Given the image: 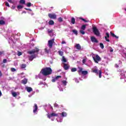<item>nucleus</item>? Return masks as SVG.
I'll list each match as a JSON object with an SVG mask.
<instances>
[{"label": "nucleus", "instance_id": "obj_1", "mask_svg": "<svg viewBox=\"0 0 126 126\" xmlns=\"http://www.w3.org/2000/svg\"><path fill=\"white\" fill-rule=\"evenodd\" d=\"M39 51H40V49L37 47H35L34 48V49H32L31 51H28V54L29 55H32L31 56L28 57L29 61L32 62L34 59H36V55L34 54L35 53H39Z\"/></svg>", "mask_w": 126, "mask_h": 126}, {"label": "nucleus", "instance_id": "obj_2", "mask_svg": "<svg viewBox=\"0 0 126 126\" xmlns=\"http://www.w3.org/2000/svg\"><path fill=\"white\" fill-rule=\"evenodd\" d=\"M52 72H53V70H52L51 67H46L43 68L41 71V73H42L44 76H47V75L52 74Z\"/></svg>", "mask_w": 126, "mask_h": 126}, {"label": "nucleus", "instance_id": "obj_3", "mask_svg": "<svg viewBox=\"0 0 126 126\" xmlns=\"http://www.w3.org/2000/svg\"><path fill=\"white\" fill-rule=\"evenodd\" d=\"M78 70L77 72L80 75L81 74H83V75H86V74H88V71L87 70L83 71V68L81 67H78Z\"/></svg>", "mask_w": 126, "mask_h": 126}, {"label": "nucleus", "instance_id": "obj_4", "mask_svg": "<svg viewBox=\"0 0 126 126\" xmlns=\"http://www.w3.org/2000/svg\"><path fill=\"white\" fill-rule=\"evenodd\" d=\"M54 43H55V38H52V39L48 40V46L50 49H52L53 48Z\"/></svg>", "mask_w": 126, "mask_h": 126}, {"label": "nucleus", "instance_id": "obj_5", "mask_svg": "<svg viewBox=\"0 0 126 126\" xmlns=\"http://www.w3.org/2000/svg\"><path fill=\"white\" fill-rule=\"evenodd\" d=\"M93 31L94 35H96V36H100V32H99V30L97 29L96 27H93Z\"/></svg>", "mask_w": 126, "mask_h": 126}, {"label": "nucleus", "instance_id": "obj_6", "mask_svg": "<svg viewBox=\"0 0 126 126\" xmlns=\"http://www.w3.org/2000/svg\"><path fill=\"white\" fill-rule=\"evenodd\" d=\"M85 29H86V25H83L81 28V30H80V33L82 35H84L85 34V32H84Z\"/></svg>", "mask_w": 126, "mask_h": 126}, {"label": "nucleus", "instance_id": "obj_7", "mask_svg": "<svg viewBox=\"0 0 126 126\" xmlns=\"http://www.w3.org/2000/svg\"><path fill=\"white\" fill-rule=\"evenodd\" d=\"M94 60L96 63H98V62H100V61H101V58L99 55H96L95 58H94Z\"/></svg>", "mask_w": 126, "mask_h": 126}, {"label": "nucleus", "instance_id": "obj_8", "mask_svg": "<svg viewBox=\"0 0 126 126\" xmlns=\"http://www.w3.org/2000/svg\"><path fill=\"white\" fill-rule=\"evenodd\" d=\"M48 16L49 18H51L52 19H57V15L55 14H48Z\"/></svg>", "mask_w": 126, "mask_h": 126}, {"label": "nucleus", "instance_id": "obj_9", "mask_svg": "<svg viewBox=\"0 0 126 126\" xmlns=\"http://www.w3.org/2000/svg\"><path fill=\"white\" fill-rule=\"evenodd\" d=\"M59 116L58 114L52 113L51 114H49L47 116L48 119H51V118H53V117H58Z\"/></svg>", "mask_w": 126, "mask_h": 126}, {"label": "nucleus", "instance_id": "obj_10", "mask_svg": "<svg viewBox=\"0 0 126 126\" xmlns=\"http://www.w3.org/2000/svg\"><path fill=\"white\" fill-rule=\"evenodd\" d=\"M91 41L93 43H98V40L95 38V36H91Z\"/></svg>", "mask_w": 126, "mask_h": 126}, {"label": "nucleus", "instance_id": "obj_11", "mask_svg": "<svg viewBox=\"0 0 126 126\" xmlns=\"http://www.w3.org/2000/svg\"><path fill=\"white\" fill-rule=\"evenodd\" d=\"M61 76H57L55 78L52 79L51 81L52 82H56L57 80H59V78H61Z\"/></svg>", "mask_w": 126, "mask_h": 126}, {"label": "nucleus", "instance_id": "obj_12", "mask_svg": "<svg viewBox=\"0 0 126 126\" xmlns=\"http://www.w3.org/2000/svg\"><path fill=\"white\" fill-rule=\"evenodd\" d=\"M38 111V105H37V104H34V105L33 106V113H37Z\"/></svg>", "mask_w": 126, "mask_h": 126}, {"label": "nucleus", "instance_id": "obj_13", "mask_svg": "<svg viewBox=\"0 0 126 126\" xmlns=\"http://www.w3.org/2000/svg\"><path fill=\"white\" fill-rule=\"evenodd\" d=\"M106 36H104L105 40L107 42H110V39H108V38H110V34L109 33V32H106Z\"/></svg>", "mask_w": 126, "mask_h": 126}, {"label": "nucleus", "instance_id": "obj_14", "mask_svg": "<svg viewBox=\"0 0 126 126\" xmlns=\"http://www.w3.org/2000/svg\"><path fill=\"white\" fill-rule=\"evenodd\" d=\"M92 70V72H93L94 73H96V74H98V68L96 66H95V68H93Z\"/></svg>", "mask_w": 126, "mask_h": 126}, {"label": "nucleus", "instance_id": "obj_15", "mask_svg": "<svg viewBox=\"0 0 126 126\" xmlns=\"http://www.w3.org/2000/svg\"><path fill=\"white\" fill-rule=\"evenodd\" d=\"M75 47L76 48V49H77V50H79V51L81 50V46H80V44H76V45H75Z\"/></svg>", "mask_w": 126, "mask_h": 126}, {"label": "nucleus", "instance_id": "obj_16", "mask_svg": "<svg viewBox=\"0 0 126 126\" xmlns=\"http://www.w3.org/2000/svg\"><path fill=\"white\" fill-rule=\"evenodd\" d=\"M27 82H28V80L26 78H24L23 80H22V84H27Z\"/></svg>", "mask_w": 126, "mask_h": 126}, {"label": "nucleus", "instance_id": "obj_17", "mask_svg": "<svg viewBox=\"0 0 126 126\" xmlns=\"http://www.w3.org/2000/svg\"><path fill=\"white\" fill-rule=\"evenodd\" d=\"M26 89L28 92H32V91H33V89L30 87H26Z\"/></svg>", "mask_w": 126, "mask_h": 126}, {"label": "nucleus", "instance_id": "obj_18", "mask_svg": "<svg viewBox=\"0 0 126 126\" xmlns=\"http://www.w3.org/2000/svg\"><path fill=\"white\" fill-rule=\"evenodd\" d=\"M63 68L65 70H67L69 68V66L67 65V64L64 63Z\"/></svg>", "mask_w": 126, "mask_h": 126}, {"label": "nucleus", "instance_id": "obj_19", "mask_svg": "<svg viewBox=\"0 0 126 126\" xmlns=\"http://www.w3.org/2000/svg\"><path fill=\"white\" fill-rule=\"evenodd\" d=\"M44 52L46 54H49L50 53H51V49H48L47 48H45Z\"/></svg>", "mask_w": 126, "mask_h": 126}, {"label": "nucleus", "instance_id": "obj_20", "mask_svg": "<svg viewBox=\"0 0 126 126\" xmlns=\"http://www.w3.org/2000/svg\"><path fill=\"white\" fill-rule=\"evenodd\" d=\"M60 115H62V117H66L67 114L65 112H63L62 113V114H60Z\"/></svg>", "mask_w": 126, "mask_h": 126}, {"label": "nucleus", "instance_id": "obj_21", "mask_svg": "<svg viewBox=\"0 0 126 126\" xmlns=\"http://www.w3.org/2000/svg\"><path fill=\"white\" fill-rule=\"evenodd\" d=\"M71 22L72 24H75V19L74 18L72 17L71 20Z\"/></svg>", "mask_w": 126, "mask_h": 126}, {"label": "nucleus", "instance_id": "obj_22", "mask_svg": "<svg viewBox=\"0 0 126 126\" xmlns=\"http://www.w3.org/2000/svg\"><path fill=\"white\" fill-rule=\"evenodd\" d=\"M49 25H54V24H55V22H54V21H53V20H50L49 21Z\"/></svg>", "mask_w": 126, "mask_h": 126}, {"label": "nucleus", "instance_id": "obj_23", "mask_svg": "<svg viewBox=\"0 0 126 126\" xmlns=\"http://www.w3.org/2000/svg\"><path fill=\"white\" fill-rule=\"evenodd\" d=\"M5 24V22H4L2 20H0V25H4Z\"/></svg>", "mask_w": 126, "mask_h": 126}, {"label": "nucleus", "instance_id": "obj_24", "mask_svg": "<svg viewBox=\"0 0 126 126\" xmlns=\"http://www.w3.org/2000/svg\"><path fill=\"white\" fill-rule=\"evenodd\" d=\"M58 54L60 56H61V57H63V51H59Z\"/></svg>", "mask_w": 126, "mask_h": 126}, {"label": "nucleus", "instance_id": "obj_25", "mask_svg": "<svg viewBox=\"0 0 126 126\" xmlns=\"http://www.w3.org/2000/svg\"><path fill=\"white\" fill-rule=\"evenodd\" d=\"M98 72H99V78H101V77H102V70H99L98 71Z\"/></svg>", "mask_w": 126, "mask_h": 126}, {"label": "nucleus", "instance_id": "obj_26", "mask_svg": "<svg viewBox=\"0 0 126 126\" xmlns=\"http://www.w3.org/2000/svg\"><path fill=\"white\" fill-rule=\"evenodd\" d=\"M80 19H81V20H82L83 21H84V22H89V20H86L84 18H82V17L80 18Z\"/></svg>", "mask_w": 126, "mask_h": 126}, {"label": "nucleus", "instance_id": "obj_27", "mask_svg": "<svg viewBox=\"0 0 126 126\" xmlns=\"http://www.w3.org/2000/svg\"><path fill=\"white\" fill-rule=\"evenodd\" d=\"M77 70V69H76V68H72L71 69V71L72 72H74L75 71H76Z\"/></svg>", "mask_w": 126, "mask_h": 126}, {"label": "nucleus", "instance_id": "obj_28", "mask_svg": "<svg viewBox=\"0 0 126 126\" xmlns=\"http://www.w3.org/2000/svg\"><path fill=\"white\" fill-rule=\"evenodd\" d=\"M20 3L22 4H25V0H20Z\"/></svg>", "mask_w": 126, "mask_h": 126}, {"label": "nucleus", "instance_id": "obj_29", "mask_svg": "<svg viewBox=\"0 0 126 126\" xmlns=\"http://www.w3.org/2000/svg\"><path fill=\"white\" fill-rule=\"evenodd\" d=\"M26 67V64H22L21 65V68H25Z\"/></svg>", "mask_w": 126, "mask_h": 126}, {"label": "nucleus", "instance_id": "obj_30", "mask_svg": "<svg viewBox=\"0 0 126 126\" xmlns=\"http://www.w3.org/2000/svg\"><path fill=\"white\" fill-rule=\"evenodd\" d=\"M62 82L64 86H66V83H67V82H66V81L63 80V81H62Z\"/></svg>", "mask_w": 126, "mask_h": 126}, {"label": "nucleus", "instance_id": "obj_31", "mask_svg": "<svg viewBox=\"0 0 126 126\" xmlns=\"http://www.w3.org/2000/svg\"><path fill=\"white\" fill-rule=\"evenodd\" d=\"M72 32L73 33H75V35H77L78 34V32H77V30H73Z\"/></svg>", "mask_w": 126, "mask_h": 126}, {"label": "nucleus", "instance_id": "obj_32", "mask_svg": "<svg viewBox=\"0 0 126 126\" xmlns=\"http://www.w3.org/2000/svg\"><path fill=\"white\" fill-rule=\"evenodd\" d=\"M62 59V61H63V63H66V62H67V61H66V59H65V58H64V56H63Z\"/></svg>", "mask_w": 126, "mask_h": 126}, {"label": "nucleus", "instance_id": "obj_33", "mask_svg": "<svg viewBox=\"0 0 126 126\" xmlns=\"http://www.w3.org/2000/svg\"><path fill=\"white\" fill-rule=\"evenodd\" d=\"M12 94L13 97H16V96H17V94L16 92H13Z\"/></svg>", "mask_w": 126, "mask_h": 126}, {"label": "nucleus", "instance_id": "obj_34", "mask_svg": "<svg viewBox=\"0 0 126 126\" xmlns=\"http://www.w3.org/2000/svg\"><path fill=\"white\" fill-rule=\"evenodd\" d=\"M58 21L59 22H63V18L62 17H60L58 18Z\"/></svg>", "mask_w": 126, "mask_h": 126}, {"label": "nucleus", "instance_id": "obj_35", "mask_svg": "<svg viewBox=\"0 0 126 126\" xmlns=\"http://www.w3.org/2000/svg\"><path fill=\"white\" fill-rule=\"evenodd\" d=\"M18 9H21L22 8H23V6L21 5H19L17 6Z\"/></svg>", "mask_w": 126, "mask_h": 126}, {"label": "nucleus", "instance_id": "obj_36", "mask_svg": "<svg viewBox=\"0 0 126 126\" xmlns=\"http://www.w3.org/2000/svg\"><path fill=\"white\" fill-rule=\"evenodd\" d=\"M18 57H20V56H22V52L20 51H18V54H17Z\"/></svg>", "mask_w": 126, "mask_h": 126}, {"label": "nucleus", "instance_id": "obj_37", "mask_svg": "<svg viewBox=\"0 0 126 126\" xmlns=\"http://www.w3.org/2000/svg\"><path fill=\"white\" fill-rule=\"evenodd\" d=\"M99 46L100 48H101V49H104V44H103V43H99Z\"/></svg>", "mask_w": 126, "mask_h": 126}, {"label": "nucleus", "instance_id": "obj_38", "mask_svg": "<svg viewBox=\"0 0 126 126\" xmlns=\"http://www.w3.org/2000/svg\"><path fill=\"white\" fill-rule=\"evenodd\" d=\"M110 35L111 36H112V37H116V35L115 34V33L112 32H110Z\"/></svg>", "mask_w": 126, "mask_h": 126}, {"label": "nucleus", "instance_id": "obj_39", "mask_svg": "<svg viewBox=\"0 0 126 126\" xmlns=\"http://www.w3.org/2000/svg\"><path fill=\"white\" fill-rule=\"evenodd\" d=\"M3 63H7V60L6 59H3L2 61Z\"/></svg>", "mask_w": 126, "mask_h": 126}, {"label": "nucleus", "instance_id": "obj_40", "mask_svg": "<svg viewBox=\"0 0 126 126\" xmlns=\"http://www.w3.org/2000/svg\"><path fill=\"white\" fill-rule=\"evenodd\" d=\"M27 6L28 7H30V6H31V2H29V3H27Z\"/></svg>", "mask_w": 126, "mask_h": 126}, {"label": "nucleus", "instance_id": "obj_41", "mask_svg": "<svg viewBox=\"0 0 126 126\" xmlns=\"http://www.w3.org/2000/svg\"><path fill=\"white\" fill-rule=\"evenodd\" d=\"M11 71H12L13 72H14V71H16V69L14 68H11Z\"/></svg>", "mask_w": 126, "mask_h": 126}, {"label": "nucleus", "instance_id": "obj_42", "mask_svg": "<svg viewBox=\"0 0 126 126\" xmlns=\"http://www.w3.org/2000/svg\"><path fill=\"white\" fill-rule=\"evenodd\" d=\"M5 5H6V6H8V7H9V3H8L7 2H5Z\"/></svg>", "mask_w": 126, "mask_h": 126}, {"label": "nucleus", "instance_id": "obj_43", "mask_svg": "<svg viewBox=\"0 0 126 126\" xmlns=\"http://www.w3.org/2000/svg\"><path fill=\"white\" fill-rule=\"evenodd\" d=\"M1 55H4V51H0V56Z\"/></svg>", "mask_w": 126, "mask_h": 126}, {"label": "nucleus", "instance_id": "obj_44", "mask_svg": "<svg viewBox=\"0 0 126 126\" xmlns=\"http://www.w3.org/2000/svg\"><path fill=\"white\" fill-rule=\"evenodd\" d=\"M25 9L26 10H29L30 11H32V10L31 9H30V8H25Z\"/></svg>", "mask_w": 126, "mask_h": 126}, {"label": "nucleus", "instance_id": "obj_45", "mask_svg": "<svg viewBox=\"0 0 126 126\" xmlns=\"http://www.w3.org/2000/svg\"><path fill=\"white\" fill-rule=\"evenodd\" d=\"M82 63H86V59H83L82 61Z\"/></svg>", "mask_w": 126, "mask_h": 126}, {"label": "nucleus", "instance_id": "obj_46", "mask_svg": "<svg viewBox=\"0 0 126 126\" xmlns=\"http://www.w3.org/2000/svg\"><path fill=\"white\" fill-rule=\"evenodd\" d=\"M8 2H10V3H13V2L12 1V0H7Z\"/></svg>", "mask_w": 126, "mask_h": 126}, {"label": "nucleus", "instance_id": "obj_47", "mask_svg": "<svg viewBox=\"0 0 126 126\" xmlns=\"http://www.w3.org/2000/svg\"><path fill=\"white\" fill-rule=\"evenodd\" d=\"M53 32V30H48V33H52Z\"/></svg>", "mask_w": 126, "mask_h": 126}, {"label": "nucleus", "instance_id": "obj_48", "mask_svg": "<svg viewBox=\"0 0 126 126\" xmlns=\"http://www.w3.org/2000/svg\"><path fill=\"white\" fill-rule=\"evenodd\" d=\"M62 44H66V42H65V41H63L62 42Z\"/></svg>", "mask_w": 126, "mask_h": 126}, {"label": "nucleus", "instance_id": "obj_49", "mask_svg": "<svg viewBox=\"0 0 126 126\" xmlns=\"http://www.w3.org/2000/svg\"><path fill=\"white\" fill-rule=\"evenodd\" d=\"M0 76H2V73H1V71H0Z\"/></svg>", "mask_w": 126, "mask_h": 126}, {"label": "nucleus", "instance_id": "obj_50", "mask_svg": "<svg viewBox=\"0 0 126 126\" xmlns=\"http://www.w3.org/2000/svg\"><path fill=\"white\" fill-rule=\"evenodd\" d=\"M115 67H117V68L119 67V65H118L117 64H116Z\"/></svg>", "mask_w": 126, "mask_h": 126}, {"label": "nucleus", "instance_id": "obj_51", "mask_svg": "<svg viewBox=\"0 0 126 126\" xmlns=\"http://www.w3.org/2000/svg\"><path fill=\"white\" fill-rule=\"evenodd\" d=\"M115 38H116V39H119V36H117V35H115V36H114Z\"/></svg>", "mask_w": 126, "mask_h": 126}, {"label": "nucleus", "instance_id": "obj_52", "mask_svg": "<svg viewBox=\"0 0 126 126\" xmlns=\"http://www.w3.org/2000/svg\"><path fill=\"white\" fill-rule=\"evenodd\" d=\"M1 91H0V97L1 96Z\"/></svg>", "mask_w": 126, "mask_h": 126}, {"label": "nucleus", "instance_id": "obj_53", "mask_svg": "<svg viewBox=\"0 0 126 126\" xmlns=\"http://www.w3.org/2000/svg\"><path fill=\"white\" fill-rule=\"evenodd\" d=\"M12 8H13V9H14L15 8V7L13 6Z\"/></svg>", "mask_w": 126, "mask_h": 126}, {"label": "nucleus", "instance_id": "obj_54", "mask_svg": "<svg viewBox=\"0 0 126 126\" xmlns=\"http://www.w3.org/2000/svg\"><path fill=\"white\" fill-rule=\"evenodd\" d=\"M113 51H114V50H110V52H113Z\"/></svg>", "mask_w": 126, "mask_h": 126}, {"label": "nucleus", "instance_id": "obj_55", "mask_svg": "<svg viewBox=\"0 0 126 126\" xmlns=\"http://www.w3.org/2000/svg\"><path fill=\"white\" fill-rule=\"evenodd\" d=\"M51 109L53 110V107H51Z\"/></svg>", "mask_w": 126, "mask_h": 126}, {"label": "nucleus", "instance_id": "obj_56", "mask_svg": "<svg viewBox=\"0 0 126 126\" xmlns=\"http://www.w3.org/2000/svg\"><path fill=\"white\" fill-rule=\"evenodd\" d=\"M51 8H54V7H52Z\"/></svg>", "mask_w": 126, "mask_h": 126}]
</instances>
